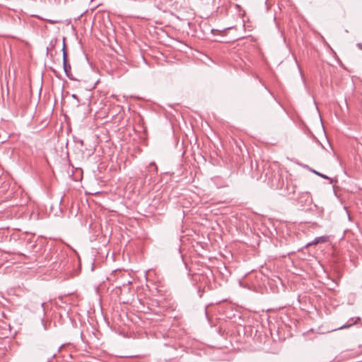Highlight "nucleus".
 Segmentation results:
<instances>
[{
  "mask_svg": "<svg viewBox=\"0 0 362 362\" xmlns=\"http://www.w3.org/2000/svg\"><path fill=\"white\" fill-rule=\"evenodd\" d=\"M65 38H64V42H63V47H62V52H63V68H64V71L66 74V75L67 76V77H69L70 79H72L71 77H70V72H71V65L67 62V53H66V45H65Z\"/></svg>",
  "mask_w": 362,
  "mask_h": 362,
  "instance_id": "obj_1",
  "label": "nucleus"
},
{
  "mask_svg": "<svg viewBox=\"0 0 362 362\" xmlns=\"http://www.w3.org/2000/svg\"><path fill=\"white\" fill-rule=\"evenodd\" d=\"M150 166H153L155 168V171H157V166L156 165L155 163L152 162L149 165Z\"/></svg>",
  "mask_w": 362,
  "mask_h": 362,
  "instance_id": "obj_5",
  "label": "nucleus"
},
{
  "mask_svg": "<svg viewBox=\"0 0 362 362\" xmlns=\"http://www.w3.org/2000/svg\"><path fill=\"white\" fill-rule=\"evenodd\" d=\"M313 173H314L315 174H316V175H319V176H320V177H323V178H325V179H329V177H328L327 175H323V174H322V173H318V172H317V171H315V170H313Z\"/></svg>",
  "mask_w": 362,
  "mask_h": 362,
  "instance_id": "obj_4",
  "label": "nucleus"
},
{
  "mask_svg": "<svg viewBox=\"0 0 362 362\" xmlns=\"http://www.w3.org/2000/svg\"><path fill=\"white\" fill-rule=\"evenodd\" d=\"M72 98H76V99L78 100V98H77V96H76V95H75V94H73V95H72Z\"/></svg>",
  "mask_w": 362,
  "mask_h": 362,
  "instance_id": "obj_6",
  "label": "nucleus"
},
{
  "mask_svg": "<svg viewBox=\"0 0 362 362\" xmlns=\"http://www.w3.org/2000/svg\"><path fill=\"white\" fill-rule=\"evenodd\" d=\"M358 320H360V317H357L354 321L353 319H351V322L347 324V325H342L340 327H339L337 329H346V328H349L351 326L355 325L357 323Z\"/></svg>",
  "mask_w": 362,
  "mask_h": 362,
  "instance_id": "obj_3",
  "label": "nucleus"
},
{
  "mask_svg": "<svg viewBox=\"0 0 362 362\" xmlns=\"http://www.w3.org/2000/svg\"><path fill=\"white\" fill-rule=\"evenodd\" d=\"M358 45L359 47H361V48H362V45H361V44H358Z\"/></svg>",
  "mask_w": 362,
  "mask_h": 362,
  "instance_id": "obj_7",
  "label": "nucleus"
},
{
  "mask_svg": "<svg viewBox=\"0 0 362 362\" xmlns=\"http://www.w3.org/2000/svg\"><path fill=\"white\" fill-rule=\"evenodd\" d=\"M328 239H329L328 237L327 236H325V235L317 237V238H315V240L313 241L307 243L306 247L312 246V245H317L319 243H327L328 241Z\"/></svg>",
  "mask_w": 362,
  "mask_h": 362,
  "instance_id": "obj_2",
  "label": "nucleus"
}]
</instances>
